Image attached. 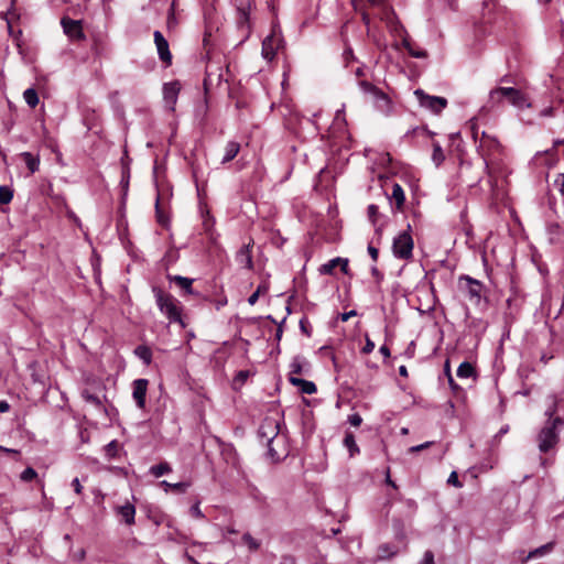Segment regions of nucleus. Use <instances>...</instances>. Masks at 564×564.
<instances>
[{"mask_svg":"<svg viewBox=\"0 0 564 564\" xmlns=\"http://www.w3.org/2000/svg\"><path fill=\"white\" fill-rule=\"evenodd\" d=\"M564 425L561 417L547 419L544 426L538 434V446L540 452L547 453L558 443V431Z\"/></svg>","mask_w":564,"mask_h":564,"instance_id":"1","label":"nucleus"},{"mask_svg":"<svg viewBox=\"0 0 564 564\" xmlns=\"http://www.w3.org/2000/svg\"><path fill=\"white\" fill-rule=\"evenodd\" d=\"M153 293L160 311L166 315L169 321L171 323H180L184 326L182 321V308L178 301L159 288H153Z\"/></svg>","mask_w":564,"mask_h":564,"instance_id":"2","label":"nucleus"},{"mask_svg":"<svg viewBox=\"0 0 564 564\" xmlns=\"http://www.w3.org/2000/svg\"><path fill=\"white\" fill-rule=\"evenodd\" d=\"M503 97L508 98L509 102L519 109L531 107L528 96L513 87H498L492 89L489 95L490 101L497 104H499Z\"/></svg>","mask_w":564,"mask_h":564,"instance_id":"3","label":"nucleus"},{"mask_svg":"<svg viewBox=\"0 0 564 564\" xmlns=\"http://www.w3.org/2000/svg\"><path fill=\"white\" fill-rule=\"evenodd\" d=\"M280 33L278 24H273L271 33L262 41L261 55L268 62L274 59L278 50L282 46L283 40Z\"/></svg>","mask_w":564,"mask_h":564,"instance_id":"4","label":"nucleus"},{"mask_svg":"<svg viewBox=\"0 0 564 564\" xmlns=\"http://www.w3.org/2000/svg\"><path fill=\"white\" fill-rule=\"evenodd\" d=\"M390 14V8L386 3V0H367V4L361 13L362 21L368 28L369 32V24L371 18H380L381 20L388 19Z\"/></svg>","mask_w":564,"mask_h":564,"instance_id":"5","label":"nucleus"},{"mask_svg":"<svg viewBox=\"0 0 564 564\" xmlns=\"http://www.w3.org/2000/svg\"><path fill=\"white\" fill-rule=\"evenodd\" d=\"M414 242L409 231L399 234L392 243L393 256L401 260H410L412 258Z\"/></svg>","mask_w":564,"mask_h":564,"instance_id":"6","label":"nucleus"},{"mask_svg":"<svg viewBox=\"0 0 564 564\" xmlns=\"http://www.w3.org/2000/svg\"><path fill=\"white\" fill-rule=\"evenodd\" d=\"M414 95L417 98L420 106L431 110L433 113H441L447 106V100L444 97L430 96L422 89H416Z\"/></svg>","mask_w":564,"mask_h":564,"instance_id":"7","label":"nucleus"},{"mask_svg":"<svg viewBox=\"0 0 564 564\" xmlns=\"http://www.w3.org/2000/svg\"><path fill=\"white\" fill-rule=\"evenodd\" d=\"M279 423L274 420L267 419L260 426L259 434L261 437L267 438L268 452L272 458H280L279 453L272 446L274 438L278 436Z\"/></svg>","mask_w":564,"mask_h":564,"instance_id":"8","label":"nucleus"},{"mask_svg":"<svg viewBox=\"0 0 564 564\" xmlns=\"http://www.w3.org/2000/svg\"><path fill=\"white\" fill-rule=\"evenodd\" d=\"M153 37L160 59L166 65H171L172 54L167 41L160 31H154Z\"/></svg>","mask_w":564,"mask_h":564,"instance_id":"9","label":"nucleus"},{"mask_svg":"<svg viewBox=\"0 0 564 564\" xmlns=\"http://www.w3.org/2000/svg\"><path fill=\"white\" fill-rule=\"evenodd\" d=\"M149 381L147 379H137L133 381V399L139 409L145 406V395Z\"/></svg>","mask_w":564,"mask_h":564,"instance_id":"10","label":"nucleus"},{"mask_svg":"<svg viewBox=\"0 0 564 564\" xmlns=\"http://www.w3.org/2000/svg\"><path fill=\"white\" fill-rule=\"evenodd\" d=\"M236 261L242 268L252 269V256L249 243L240 248L236 254Z\"/></svg>","mask_w":564,"mask_h":564,"instance_id":"11","label":"nucleus"},{"mask_svg":"<svg viewBox=\"0 0 564 564\" xmlns=\"http://www.w3.org/2000/svg\"><path fill=\"white\" fill-rule=\"evenodd\" d=\"M289 381L295 386L299 387L302 393L305 394H313L316 392L317 388L313 381H307L305 379H301L294 376H290Z\"/></svg>","mask_w":564,"mask_h":564,"instance_id":"12","label":"nucleus"},{"mask_svg":"<svg viewBox=\"0 0 564 564\" xmlns=\"http://www.w3.org/2000/svg\"><path fill=\"white\" fill-rule=\"evenodd\" d=\"M117 513L121 516V518L128 525L134 523L135 508L132 503L127 502L123 506L118 507Z\"/></svg>","mask_w":564,"mask_h":564,"instance_id":"13","label":"nucleus"},{"mask_svg":"<svg viewBox=\"0 0 564 564\" xmlns=\"http://www.w3.org/2000/svg\"><path fill=\"white\" fill-rule=\"evenodd\" d=\"M180 91V85L177 82L166 83L163 87L164 99L167 104L174 105L177 99Z\"/></svg>","mask_w":564,"mask_h":564,"instance_id":"14","label":"nucleus"},{"mask_svg":"<svg viewBox=\"0 0 564 564\" xmlns=\"http://www.w3.org/2000/svg\"><path fill=\"white\" fill-rule=\"evenodd\" d=\"M62 24L64 28V32L74 37H80L83 35L82 28L78 21H74L70 19H63Z\"/></svg>","mask_w":564,"mask_h":564,"instance_id":"15","label":"nucleus"},{"mask_svg":"<svg viewBox=\"0 0 564 564\" xmlns=\"http://www.w3.org/2000/svg\"><path fill=\"white\" fill-rule=\"evenodd\" d=\"M390 199L394 200L397 210H402L404 202H405V195H404V191L400 184H398V183L393 184Z\"/></svg>","mask_w":564,"mask_h":564,"instance_id":"16","label":"nucleus"},{"mask_svg":"<svg viewBox=\"0 0 564 564\" xmlns=\"http://www.w3.org/2000/svg\"><path fill=\"white\" fill-rule=\"evenodd\" d=\"M239 151H240V144L238 142H236V141L228 142L225 147V154L221 160V163L226 164V163L232 161L237 156Z\"/></svg>","mask_w":564,"mask_h":564,"instance_id":"17","label":"nucleus"},{"mask_svg":"<svg viewBox=\"0 0 564 564\" xmlns=\"http://www.w3.org/2000/svg\"><path fill=\"white\" fill-rule=\"evenodd\" d=\"M20 156L23 159L30 173H35L40 167V156L33 155L31 152H22Z\"/></svg>","mask_w":564,"mask_h":564,"instance_id":"18","label":"nucleus"},{"mask_svg":"<svg viewBox=\"0 0 564 564\" xmlns=\"http://www.w3.org/2000/svg\"><path fill=\"white\" fill-rule=\"evenodd\" d=\"M359 86L365 94H370V95L375 96L376 98L388 100L387 95L383 91H381L379 88H377L375 85H372L371 83H369L367 80H360Z\"/></svg>","mask_w":564,"mask_h":564,"instance_id":"19","label":"nucleus"},{"mask_svg":"<svg viewBox=\"0 0 564 564\" xmlns=\"http://www.w3.org/2000/svg\"><path fill=\"white\" fill-rule=\"evenodd\" d=\"M167 279L172 282H175L182 290L187 294H193V279L185 278L182 275H167Z\"/></svg>","mask_w":564,"mask_h":564,"instance_id":"20","label":"nucleus"},{"mask_svg":"<svg viewBox=\"0 0 564 564\" xmlns=\"http://www.w3.org/2000/svg\"><path fill=\"white\" fill-rule=\"evenodd\" d=\"M554 547V542H549L540 547H536L528 553V555L522 560L523 563L528 562L529 560L544 556L547 553H550Z\"/></svg>","mask_w":564,"mask_h":564,"instance_id":"21","label":"nucleus"},{"mask_svg":"<svg viewBox=\"0 0 564 564\" xmlns=\"http://www.w3.org/2000/svg\"><path fill=\"white\" fill-rule=\"evenodd\" d=\"M456 375L460 379L475 378L476 370L470 362L464 361L458 366Z\"/></svg>","mask_w":564,"mask_h":564,"instance_id":"22","label":"nucleus"},{"mask_svg":"<svg viewBox=\"0 0 564 564\" xmlns=\"http://www.w3.org/2000/svg\"><path fill=\"white\" fill-rule=\"evenodd\" d=\"M82 397L86 402L93 404L97 409H105L101 398L98 394L90 392L88 389L83 390Z\"/></svg>","mask_w":564,"mask_h":564,"instance_id":"23","label":"nucleus"},{"mask_svg":"<svg viewBox=\"0 0 564 564\" xmlns=\"http://www.w3.org/2000/svg\"><path fill=\"white\" fill-rule=\"evenodd\" d=\"M344 445L349 452V456L354 457L356 454L359 453V447L356 443L355 436L352 433L347 432L344 437Z\"/></svg>","mask_w":564,"mask_h":564,"instance_id":"24","label":"nucleus"},{"mask_svg":"<svg viewBox=\"0 0 564 564\" xmlns=\"http://www.w3.org/2000/svg\"><path fill=\"white\" fill-rule=\"evenodd\" d=\"M466 281L468 283V295L470 299L479 300L480 299V292H481V284L480 282L467 276Z\"/></svg>","mask_w":564,"mask_h":564,"instance_id":"25","label":"nucleus"},{"mask_svg":"<svg viewBox=\"0 0 564 564\" xmlns=\"http://www.w3.org/2000/svg\"><path fill=\"white\" fill-rule=\"evenodd\" d=\"M23 98L30 108H35L40 102L39 95L34 88L25 89Z\"/></svg>","mask_w":564,"mask_h":564,"instance_id":"26","label":"nucleus"},{"mask_svg":"<svg viewBox=\"0 0 564 564\" xmlns=\"http://www.w3.org/2000/svg\"><path fill=\"white\" fill-rule=\"evenodd\" d=\"M135 356L144 361L145 365H150L152 361L151 349L147 346L140 345L134 349Z\"/></svg>","mask_w":564,"mask_h":564,"instance_id":"27","label":"nucleus"},{"mask_svg":"<svg viewBox=\"0 0 564 564\" xmlns=\"http://www.w3.org/2000/svg\"><path fill=\"white\" fill-rule=\"evenodd\" d=\"M339 261H341L340 257L329 260L328 262L321 265L319 272L322 274H329V275L334 274L335 268L340 264Z\"/></svg>","mask_w":564,"mask_h":564,"instance_id":"28","label":"nucleus"},{"mask_svg":"<svg viewBox=\"0 0 564 564\" xmlns=\"http://www.w3.org/2000/svg\"><path fill=\"white\" fill-rule=\"evenodd\" d=\"M306 365V361L302 357H294L290 367H291V376L301 375L303 372V368Z\"/></svg>","mask_w":564,"mask_h":564,"instance_id":"29","label":"nucleus"},{"mask_svg":"<svg viewBox=\"0 0 564 564\" xmlns=\"http://www.w3.org/2000/svg\"><path fill=\"white\" fill-rule=\"evenodd\" d=\"M171 470L172 468L167 463H160L159 465H154L150 468V473L156 478L170 473Z\"/></svg>","mask_w":564,"mask_h":564,"instance_id":"30","label":"nucleus"},{"mask_svg":"<svg viewBox=\"0 0 564 564\" xmlns=\"http://www.w3.org/2000/svg\"><path fill=\"white\" fill-rule=\"evenodd\" d=\"M269 291V286L267 283H261L258 285L257 290L248 297V303L250 305H254L260 295L265 294Z\"/></svg>","mask_w":564,"mask_h":564,"instance_id":"31","label":"nucleus"},{"mask_svg":"<svg viewBox=\"0 0 564 564\" xmlns=\"http://www.w3.org/2000/svg\"><path fill=\"white\" fill-rule=\"evenodd\" d=\"M480 147H488L490 150H494V149H499L500 148V143L499 141L494 138V137H490L488 135L486 132H482V138H481V141H480Z\"/></svg>","mask_w":564,"mask_h":564,"instance_id":"32","label":"nucleus"},{"mask_svg":"<svg viewBox=\"0 0 564 564\" xmlns=\"http://www.w3.org/2000/svg\"><path fill=\"white\" fill-rule=\"evenodd\" d=\"M445 160L444 152L438 143H433L432 161L436 166L441 165Z\"/></svg>","mask_w":564,"mask_h":564,"instance_id":"33","label":"nucleus"},{"mask_svg":"<svg viewBox=\"0 0 564 564\" xmlns=\"http://www.w3.org/2000/svg\"><path fill=\"white\" fill-rule=\"evenodd\" d=\"M161 486H163L165 488V491H167L169 489H172L174 491L185 492L186 489L188 488V484H186V482L171 484V482H167L166 480H162Z\"/></svg>","mask_w":564,"mask_h":564,"instance_id":"34","label":"nucleus"},{"mask_svg":"<svg viewBox=\"0 0 564 564\" xmlns=\"http://www.w3.org/2000/svg\"><path fill=\"white\" fill-rule=\"evenodd\" d=\"M242 541L247 544L248 549L252 552L258 551L260 547V542L256 540L250 533H245L242 535Z\"/></svg>","mask_w":564,"mask_h":564,"instance_id":"35","label":"nucleus"},{"mask_svg":"<svg viewBox=\"0 0 564 564\" xmlns=\"http://www.w3.org/2000/svg\"><path fill=\"white\" fill-rule=\"evenodd\" d=\"M403 45L408 50L409 54L413 57L424 58L427 56V53L425 51L413 48L410 41L406 39L403 40Z\"/></svg>","mask_w":564,"mask_h":564,"instance_id":"36","label":"nucleus"},{"mask_svg":"<svg viewBox=\"0 0 564 564\" xmlns=\"http://www.w3.org/2000/svg\"><path fill=\"white\" fill-rule=\"evenodd\" d=\"M13 198V191L8 186H0V204H9Z\"/></svg>","mask_w":564,"mask_h":564,"instance_id":"37","label":"nucleus"},{"mask_svg":"<svg viewBox=\"0 0 564 564\" xmlns=\"http://www.w3.org/2000/svg\"><path fill=\"white\" fill-rule=\"evenodd\" d=\"M238 25L243 26L249 24V11L245 8L238 9Z\"/></svg>","mask_w":564,"mask_h":564,"instance_id":"38","label":"nucleus"},{"mask_svg":"<svg viewBox=\"0 0 564 564\" xmlns=\"http://www.w3.org/2000/svg\"><path fill=\"white\" fill-rule=\"evenodd\" d=\"M36 477H37V473L32 467L25 468L21 473V476H20L22 481H31V480L35 479Z\"/></svg>","mask_w":564,"mask_h":564,"instance_id":"39","label":"nucleus"},{"mask_svg":"<svg viewBox=\"0 0 564 564\" xmlns=\"http://www.w3.org/2000/svg\"><path fill=\"white\" fill-rule=\"evenodd\" d=\"M155 210H156V218H158V221H159L162 226H166V225H167V223H169V219H167V217L162 213V210L160 209L159 198L156 199Z\"/></svg>","mask_w":564,"mask_h":564,"instance_id":"40","label":"nucleus"},{"mask_svg":"<svg viewBox=\"0 0 564 564\" xmlns=\"http://www.w3.org/2000/svg\"><path fill=\"white\" fill-rule=\"evenodd\" d=\"M447 484L448 485H452L456 488H462L463 487V484L459 481L458 479V475L456 471H452L448 479H447Z\"/></svg>","mask_w":564,"mask_h":564,"instance_id":"41","label":"nucleus"},{"mask_svg":"<svg viewBox=\"0 0 564 564\" xmlns=\"http://www.w3.org/2000/svg\"><path fill=\"white\" fill-rule=\"evenodd\" d=\"M551 399H552L551 405L545 411V414L549 416V419H555L556 416H554V414L556 412L557 399H556V397H552Z\"/></svg>","mask_w":564,"mask_h":564,"instance_id":"42","label":"nucleus"},{"mask_svg":"<svg viewBox=\"0 0 564 564\" xmlns=\"http://www.w3.org/2000/svg\"><path fill=\"white\" fill-rule=\"evenodd\" d=\"M106 449V453L108 456L110 457H113L117 453V449H118V443L117 441H111L110 443H108L105 447Z\"/></svg>","mask_w":564,"mask_h":564,"instance_id":"43","label":"nucleus"},{"mask_svg":"<svg viewBox=\"0 0 564 564\" xmlns=\"http://www.w3.org/2000/svg\"><path fill=\"white\" fill-rule=\"evenodd\" d=\"M166 23H167L169 29H172L176 25V19H175V14H174V2L171 4Z\"/></svg>","mask_w":564,"mask_h":564,"instance_id":"44","label":"nucleus"},{"mask_svg":"<svg viewBox=\"0 0 564 564\" xmlns=\"http://www.w3.org/2000/svg\"><path fill=\"white\" fill-rule=\"evenodd\" d=\"M378 215V206L371 204L368 206V217L371 220L372 224L376 223V218Z\"/></svg>","mask_w":564,"mask_h":564,"instance_id":"45","label":"nucleus"},{"mask_svg":"<svg viewBox=\"0 0 564 564\" xmlns=\"http://www.w3.org/2000/svg\"><path fill=\"white\" fill-rule=\"evenodd\" d=\"M375 349V343L366 335V344L362 347V354H370Z\"/></svg>","mask_w":564,"mask_h":564,"instance_id":"46","label":"nucleus"},{"mask_svg":"<svg viewBox=\"0 0 564 564\" xmlns=\"http://www.w3.org/2000/svg\"><path fill=\"white\" fill-rule=\"evenodd\" d=\"M348 422L352 426L357 427V426H359L362 423V417L358 413H354V414L348 416Z\"/></svg>","mask_w":564,"mask_h":564,"instance_id":"47","label":"nucleus"},{"mask_svg":"<svg viewBox=\"0 0 564 564\" xmlns=\"http://www.w3.org/2000/svg\"><path fill=\"white\" fill-rule=\"evenodd\" d=\"M191 514L195 518L203 519L204 513L200 510L199 502L191 507Z\"/></svg>","mask_w":564,"mask_h":564,"instance_id":"48","label":"nucleus"},{"mask_svg":"<svg viewBox=\"0 0 564 564\" xmlns=\"http://www.w3.org/2000/svg\"><path fill=\"white\" fill-rule=\"evenodd\" d=\"M422 564H434V554L432 551H426L424 553Z\"/></svg>","mask_w":564,"mask_h":564,"instance_id":"49","label":"nucleus"},{"mask_svg":"<svg viewBox=\"0 0 564 564\" xmlns=\"http://www.w3.org/2000/svg\"><path fill=\"white\" fill-rule=\"evenodd\" d=\"M72 486L74 488V491L77 494V495H80L82 491H83V486L80 485V481L78 478H74L73 481H72Z\"/></svg>","mask_w":564,"mask_h":564,"instance_id":"50","label":"nucleus"},{"mask_svg":"<svg viewBox=\"0 0 564 564\" xmlns=\"http://www.w3.org/2000/svg\"><path fill=\"white\" fill-rule=\"evenodd\" d=\"M368 252H369V254H370V257H371V259H372L373 261H377V260H378L379 251H378V249H377L376 247H373V246L369 245V246H368Z\"/></svg>","mask_w":564,"mask_h":564,"instance_id":"51","label":"nucleus"},{"mask_svg":"<svg viewBox=\"0 0 564 564\" xmlns=\"http://www.w3.org/2000/svg\"><path fill=\"white\" fill-rule=\"evenodd\" d=\"M344 58H345L346 62L355 59L354 52H352L351 47H346L345 48Z\"/></svg>","mask_w":564,"mask_h":564,"instance_id":"52","label":"nucleus"},{"mask_svg":"<svg viewBox=\"0 0 564 564\" xmlns=\"http://www.w3.org/2000/svg\"><path fill=\"white\" fill-rule=\"evenodd\" d=\"M386 484L391 486L393 489H398L397 484L390 477V469L389 468L386 471Z\"/></svg>","mask_w":564,"mask_h":564,"instance_id":"53","label":"nucleus"},{"mask_svg":"<svg viewBox=\"0 0 564 564\" xmlns=\"http://www.w3.org/2000/svg\"><path fill=\"white\" fill-rule=\"evenodd\" d=\"M300 327H301V330L306 335V336H311V332L307 327V321L306 319H301L300 322Z\"/></svg>","mask_w":564,"mask_h":564,"instance_id":"54","label":"nucleus"},{"mask_svg":"<svg viewBox=\"0 0 564 564\" xmlns=\"http://www.w3.org/2000/svg\"><path fill=\"white\" fill-rule=\"evenodd\" d=\"M355 315H357V312H356V311H354V310H352V311H349V312H345V313H343V314L340 315V319H341L343 322H347L350 317H352V316H355Z\"/></svg>","mask_w":564,"mask_h":564,"instance_id":"55","label":"nucleus"},{"mask_svg":"<svg viewBox=\"0 0 564 564\" xmlns=\"http://www.w3.org/2000/svg\"><path fill=\"white\" fill-rule=\"evenodd\" d=\"M558 184V191L562 195H564V174H560L558 180L556 181Z\"/></svg>","mask_w":564,"mask_h":564,"instance_id":"56","label":"nucleus"},{"mask_svg":"<svg viewBox=\"0 0 564 564\" xmlns=\"http://www.w3.org/2000/svg\"><path fill=\"white\" fill-rule=\"evenodd\" d=\"M339 265L341 271L347 274L348 273V259L341 258V261H339Z\"/></svg>","mask_w":564,"mask_h":564,"instance_id":"57","label":"nucleus"},{"mask_svg":"<svg viewBox=\"0 0 564 564\" xmlns=\"http://www.w3.org/2000/svg\"><path fill=\"white\" fill-rule=\"evenodd\" d=\"M430 445H431V442H426V443L421 444V445H417V446H412V447L410 448V452H419V451H421V449H423V448L429 447Z\"/></svg>","mask_w":564,"mask_h":564,"instance_id":"58","label":"nucleus"},{"mask_svg":"<svg viewBox=\"0 0 564 564\" xmlns=\"http://www.w3.org/2000/svg\"><path fill=\"white\" fill-rule=\"evenodd\" d=\"M10 410V405L7 401H0V413H6Z\"/></svg>","mask_w":564,"mask_h":564,"instance_id":"59","label":"nucleus"},{"mask_svg":"<svg viewBox=\"0 0 564 564\" xmlns=\"http://www.w3.org/2000/svg\"><path fill=\"white\" fill-rule=\"evenodd\" d=\"M448 383L452 388V390L456 391L459 389L458 384L454 381L453 376L447 377Z\"/></svg>","mask_w":564,"mask_h":564,"instance_id":"60","label":"nucleus"},{"mask_svg":"<svg viewBox=\"0 0 564 564\" xmlns=\"http://www.w3.org/2000/svg\"><path fill=\"white\" fill-rule=\"evenodd\" d=\"M444 372H445V376L446 377H449L452 376V372H451V364H449V360L447 359L444 364Z\"/></svg>","mask_w":564,"mask_h":564,"instance_id":"61","label":"nucleus"},{"mask_svg":"<svg viewBox=\"0 0 564 564\" xmlns=\"http://www.w3.org/2000/svg\"><path fill=\"white\" fill-rule=\"evenodd\" d=\"M379 350L384 357H390V349L386 345L381 346Z\"/></svg>","mask_w":564,"mask_h":564,"instance_id":"62","label":"nucleus"},{"mask_svg":"<svg viewBox=\"0 0 564 564\" xmlns=\"http://www.w3.org/2000/svg\"><path fill=\"white\" fill-rule=\"evenodd\" d=\"M399 373L402 377H408V369H406V367L405 366H400L399 367Z\"/></svg>","mask_w":564,"mask_h":564,"instance_id":"63","label":"nucleus"},{"mask_svg":"<svg viewBox=\"0 0 564 564\" xmlns=\"http://www.w3.org/2000/svg\"><path fill=\"white\" fill-rule=\"evenodd\" d=\"M371 273H372V275H373V276H376L378 280H379V279H381V274H380L379 270H378L376 267H373V268L371 269Z\"/></svg>","mask_w":564,"mask_h":564,"instance_id":"64","label":"nucleus"}]
</instances>
